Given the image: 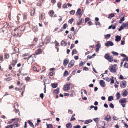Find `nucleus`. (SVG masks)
I'll list each match as a JSON object with an SVG mask.
<instances>
[{"mask_svg": "<svg viewBox=\"0 0 128 128\" xmlns=\"http://www.w3.org/2000/svg\"><path fill=\"white\" fill-rule=\"evenodd\" d=\"M110 34H108L105 36V38L106 39L109 38L110 36Z\"/></svg>", "mask_w": 128, "mask_h": 128, "instance_id": "obj_56", "label": "nucleus"}, {"mask_svg": "<svg viewBox=\"0 0 128 128\" xmlns=\"http://www.w3.org/2000/svg\"><path fill=\"white\" fill-rule=\"evenodd\" d=\"M111 117L110 115H107L104 118V120L107 121L108 122L111 120Z\"/></svg>", "mask_w": 128, "mask_h": 128, "instance_id": "obj_14", "label": "nucleus"}, {"mask_svg": "<svg viewBox=\"0 0 128 128\" xmlns=\"http://www.w3.org/2000/svg\"><path fill=\"white\" fill-rule=\"evenodd\" d=\"M113 97L112 96H109L108 98V101H111L113 100Z\"/></svg>", "mask_w": 128, "mask_h": 128, "instance_id": "obj_42", "label": "nucleus"}, {"mask_svg": "<svg viewBox=\"0 0 128 128\" xmlns=\"http://www.w3.org/2000/svg\"><path fill=\"white\" fill-rule=\"evenodd\" d=\"M68 27V25L66 24H64L63 27L65 29Z\"/></svg>", "mask_w": 128, "mask_h": 128, "instance_id": "obj_58", "label": "nucleus"}, {"mask_svg": "<svg viewBox=\"0 0 128 128\" xmlns=\"http://www.w3.org/2000/svg\"><path fill=\"white\" fill-rule=\"evenodd\" d=\"M73 35V34L72 33H71L69 35V36H68V37L70 39H72V36Z\"/></svg>", "mask_w": 128, "mask_h": 128, "instance_id": "obj_57", "label": "nucleus"}, {"mask_svg": "<svg viewBox=\"0 0 128 128\" xmlns=\"http://www.w3.org/2000/svg\"><path fill=\"white\" fill-rule=\"evenodd\" d=\"M81 10L80 8H79L77 10V12H76V14L77 15H80L81 14H82V13L81 12Z\"/></svg>", "mask_w": 128, "mask_h": 128, "instance_id": "obj_26", "label": "nucleus"}, {"mask_svg": "<svg viewBox=\"0 0 128 128\" xmlns=\"http://www.w3.org/2000/svg\"><path fill=\"white\" fill-rule=\"evenodd\" d=\"M124 67L128 68V64L127 63H126L124 65Z\"/></svg>", "mask_w": 128, "mask_h": 128, "instance_id": "obj_63", "label": "nucleus"}, {"mask_svg": "<svg viewBox=\"0 0 128 128\" xmlns=\"http://www.w3.org/2000/svg\"><path fill=\"white\" fill-rule=\"evenodd\" d=\"M114 45V44L112 42L110 41H108L105 44L106 46H108L109 45L112 46Z\"/></svg>", "mask_w": 128, "mask_h": 128, "instance_id": "obj_12", "label": "nucleus"}, {"mask_svg": "<svg viewBox=\"0 0 128 128\" xmlns=\"http://www.w3.org/2000/svg\"><path fill=\"white\" fill-rule=\"evenodd\" d=\"M4 60L3 59V56L2 55H0V63H1L2 62H3Z\"/></svg>", "mask_w": 128, "mask_h": 128, "instance_id": "obj_49", "label": "nucleus"}, {"mask_svg": "<svg viewBox=\"0 0 128 128\" xmlns=\"http://www.w3.org/2000/svg\"><path fill=\"white\" fill-rule=\"evenodd\" d=\"M69 60L68 58L65 59L63 62V63L64 66H66Z\"/></svg>", "mask_w": 128, "mask_h": 128, "instance_id": "obj_20", "label": "nucleus"}, {"mask_svg": "<svg viewBox=\"0 0 128 128\" xmlns=\"http://www.w3.org/2000/svg\"><path fill=\"white\" fill-rule=\"evenodd\" d=\"M17 62L18 60L16 59H15L14 60H12V62L11 63V65L13 67H14Z\"/></svg>", "mask_w": 128, "mask_h": 128, "instance_id": "obj_13", "label": "nucleus"}, {"mask_svg": "<svg viewBox=\"0 0 128 128\" xmlns=\"http://www.w3.org/2000/svg\"><path fill=\"white\" fill-rule=\"evenodd\" d=\"M28 122L31 126L32 127H34V126L33 124V123L32 122H30V120H28Z\"/></svg>", "mask_w": 128, "mask_h": 128, "instance_id": "obj_39", "label": "nucleus"}, {"mask_svg": "<svg viewBox=\"0 0 128 128\" xmlns=\"http://www.w3.org/2000/svg\"><path fill=\"white\" fill-rule=\"evenodd\" d=\"M46 126H47V128H52L53 127L52 125L51 124H48L47 123Z\"/></svg>", "mask_w": 128, "mask_h": 128, "instance_id": "obj_38", "label": "nucleus"}, {"mask_svg": "<svg viewBox=\"0 0 128 128\" xmlns=\"http://www.w3.org/2000/svg\"><path fill=\"white\" fill-rule=\"evenodd\" d=\"M70 95L71 97H72L74 95L75 93L73 90H71L69 92Z\"/></svg>", "mask_w": 128, "mask_h": 128, "instance_id": "obj_27", "label": "nucleus"}, {"mask_svg": "<svg viewBox=\"0 0 128 128\" xmlns=\"http://www.w3.org/2000/svg\"><path fill=\"white\" fill-rule=\"evenodd\" d=\"M47 80H48V79H44V93H46V84H48V83H46L45 82V81H46Z\"/></svg>", "mask_w": 128, "mask_h": 128, "instance_id": "obj_18", "label": "nucleus"}, {"mask_svg": "<svg viewBox=\"0 0 128 128\" xmlns=\"http://www.w3.org/2000/svg\"><path fill=\"white\" fill-rule=\"evenodd\" d=\"M96 54H94L92 56H90L89 55L87 56L88 58L90 59L94 58Z\"/></svg>", "mask_w": 128, "mask_h": 128, "instance_id": "obj_36", "label": "nucleus"}, {"mask_svg": "<svg viewBox=\"0 0 128 128\" xmlns=\"http://www.w3.org/2000/svg\"><path fill=\"white\" fill-rule=\"evenodd\" d=\"M66 126L67 128H71L72 125L70 123H68L66 124Z\"/></svg>", "mask_w": 128, "mask_h": 128, "instance_id": "obj_32", "label": "nucleus"}, {"mask_svg": "<svg viewBox=\"0 0 128 128\" xmlns=\"http://www.w3.org/2000/svg\"><path fill=\"white\" fill-rule=\"evenodd\" d=\"M39 18L40 20H44L46 18L45 14L44 13L41 14L39 16Z\"/></svg>", "mask_w": 128, "mask_h": 128, "instance_id": "obj_6", "label": "nucleus"}, {"mask_svg": "<svg viewBox=\"0 0 128 128\" xmlns=\"http://www.w3.org/2000/svg\"><path fill=\"white\" fill-rule=\"evenodd\" d=\"M128 94V92L125 90L124 92L122 93V96H126Z\"/></svg>", "mask_w": 128, "mask_h": 128, "instance_id": "obj_28", "label": "nucleus"}, {"mask_svg": "<svg viewBox=\"0 0 128 128\" xmlns=\"http://www.w3.org/2000/svg\"><path fill=\"white\" fill-rule=\"evenodd\" d=\"M126 26L125 25V24L124 23H123L121 26L120 28L119 29L118 31H121V30L123 29Z\"/></svg>", "mask_w": 128, "mask_h": 128, "instance_id": "obj_24", "label": "nucleus"}, {"mask_svg": "<svg viewBox=\"0 0 128 128\" xmlns=\"http://www.w3.org/2000/svg\"><path fill=\"white\" fill-rule=\"evenodd\" d=\"M12 79V78L10 77H8L7 78H5V80L6 81H9Z\"/></svg>", "mask_w": 128, "mask_h": 128, "instance_id": "obj_48", "label": "nucleus"}, {"mask_svg": "<svg viewBox=\"0 0 128 128\" xmlns=\"http://www.w3.org/2000/svg\"><path fill=\"white\" fill-rule=\"evenodd\" d=\"M121 40L120 36H117L116 37L115 40L116 42H119Z\"/></svg>", "mask_w": 128, "mask_h": 128, "instance_id": "obj_25", "label": "nucleus"}, {"mask_svg": "<svg viewBox=\"0 0 128 128\" xmlns=\"http://www.w3.org/2000/svg\"><path fill=\"white\" fill-rule=\"evenodd\" d=\"M3 27L5 28H7L8 26H9V24H8L7 22H4L3 23Z\"/></svg>", "mask_w": 128, "mask_h": 128, "instance_id": "obj_34", "label": "nucleus"}, {"mask_svg": "<svg viewBox=\"0 0 128 128\" xmlns=\"http://www.w3.org/2000/svg\"><path fill=\"white\" fill-rule=\"evenodd\" d=\"M109 70L110 72H115L116 71L115 67L114 66H111Z\"/></svg>", "mask_w": 128, "mask_h": 128, "instance_id": "obj_8", "label": "nucleus"}, {"mask_svg": "<svg viewBox=\"0 0 128 128\" xmlns=\"http://www.w3.org/2000/svg\"><path fill=\"white\" fill-rule=\"evenodd\" d=\"M62 4L60 2H58L57 5L58 6L59 8H60L61 7V5Z\"/></svg>", "mask_w": 128, "mask_h": 128, "instance_id": "obj_55", "label": "nucleus"}, {"mask_svg": "<svg viewBox=\"0 0 128 128\" xmlns=\"http://www.w3.org/2000/svg\"><path fill=\"white\" fill-rule=\"evenodd\" d=\"M10 57L9 54L6 53H4V60L8 59Z\"/></svg>", "mask_w": 128, "mask_h": 128, "instance_id": "obj_16", "label": "nucleus"}, {"mask_svg": "<svg viewBox=\"0 0 128 128\" xmlns=\"http://www.w3.org/2000/svg\"><path fill=\"white\" fill-rule=\"evenodd\" d=\"M20 26H18L15 28L14 30V32H16V31H17V34H16L15 33H14V34L13 35V36H12L11 38H10V40L12 39V38H13L14 36L16 37L17 36H20L21 34V30H20Z\"/></svg>", "mask_w": 128, "mask_h": 128, "instance_id": "obj_1", "label": "nucleus"}, {"mask_svg": "<svg viewBox=\"0 0 128 128\" xmlns=\"http://www.w3.org/2000/svg\"><path fill=\"white\" fill-rule=\"evenodd\" d=\"M100 86L102 87H104L105 86V82L103 80H100Z\"/></svg>", "mask_w": 128, "mask_h": 128, "instance_id": "obj_19", "label": "nucleus"}, {"mask_svg": "<svg viewBox=\"0 0 128 128\" xmlns=\"http://www.w3.org/2000/svg\"><path fill=\"white\" fill-rule=\"evenodd\" d=\"M74 60H71L69 62L68 65V68H70L74 64Z\"/></svg>", "mask_w": 128, "mask_h": 128, "instance_id": "obj_11", "label": "nucleus"}, {"mask_svg": "<svg viewBox=\"0 0 128 128\" xmlns=\"http://www.w3.org/2000/svg\"><path fill=\"white\" fill-rule=\"evenodd\" d=\"M35 9L34 8H33L31 9V12H30V14L32 16H34L35 13Z\"/></svg>", "mask_w": 128, "mask_h": 128, "instance_id": "obj_15", "label": "nucleus"}, {"mask_svg": "<svg viewBox=\"0 0 128 128\" xmlns=\"http://www.w3.org/2000/svg\"><path fill=\"white\" fill-rule=\"evenodd\" d=\"M90 20V19L89 18L87 17L85 18V23H86V22Z\"/></svg>", "mask_w": 128, "mask_h": 128, "instance_id": "obj_61", "label": "nucleus"}, {"mask_svg": "<svg viewBox=\"0 0 128 128\" xmlns=\"http://www.w3.org/2000/svg\"><path fill=\"white\" fill-rule=\"evenodd\" d=\"M114 14L112 13L109 15L108 18H111L112 17H114Z\"/></svg>", "mask_w": 128, "mask_h": 128, "instance_id": "obj_46", "label": "nucleus"}, {"mask_svg": "<svg viewBox=\"0 0 128 128\" xmlns=\"http://www.w3.org/2000/svg\"><path fill=\"white\" fill-rule=\"evenodd\" d=\"M75 13V11L72 10L70 12V14H74Z\"/></svg>", "mask_w": 128, "mask_h": 128, "instance_id": "obj_59", "label": "nucleus"}, {"mask_svg": "<svg viewBox=\"0 0 128 128\" xmlns=\"http://www.w3.org/2000/svg\"><path fill=\"white\" fill-rule=\"evenodd\" d=\"M22 88H18L16 87L15 88V90H19L20 92V90H22Z\"/></svg>", "mask_w": 128, "mask_h": 128, "instance_id": "obj_51", "label": "nucleus"}, {"mask_svg": "<svg viewBox=\"0 0 128 128\" xmlns=\"http://www.w3.org/2000/svg\"><path fill=\"white\" fill-rule=\"evenodd\" d=\"M50 38L48 37H47L44 39V42L46 44H47L50 42Z\"/></svg>", "mask_w": 128, "mask_h": 128, "instance_id": "obj_10", "label": "nucleus"}, {"mask_svg": "<svg viewBox=\"0 0 128 128\" xmlns=\"http://www.w3.org/2000/svg\"><path fill=\"white\" fill-rule=\"evenodd\" d=\"M20 30H21V32L24 31V26H20Z\"/></svg>", "mask_w": 128, "mask_h": 128, "instance_id": "obj_44", "label": "nucleus"}, {"mask_svg": "<svg viewBox=\"0 0 128 128\" xmlns=\"http://www.w3.org/2000/svg\"><path fill=\"white\" fill-rule=\"evenodd\" d=\"M84 20H83L82 19H81L80 21L78 22L77 23V24L78 25H79L81 24H82L84 22Z\"/></svg>", "mask_w": 128, "mask_h": 128, "instance_id": "obj_37", "label": "nucleus"}, {"mask_svg": "<svg viewBox=\"0 0 128 128\" xmlns=\"http://www.w3.org/2000/svg\"><path fill=\"white\" fill-rule=\"evenodd\" d=\"M60 44L63 46H65L67 44L64 41L62 40Z\"/></svg>", "mask_w": 128, "mask_h": 128, "instance_id": "obj_30", "label": "nucleus"}, {"mask_svg": "<svg viewBox=\"0 0 128 128\" xmlns=\"http://www.w3.org/2000/svg\"><path fill=\"white\" fill-rule=\"evenodd\" d=\"M126 82L125 80H122L120 83V87L121 88H124L126 86Z\"/></svg>", "mask_w": 128, "mask_h": 128, "instance_id": "obj_7", "label": "nucleus"}, {"mask_svg": "<svg viewBox=\"0 0 128 128\" xmlns=\"http://www.w3.org/2000/svg\"><path fill=\"white\" fill-rule=\"evenodd\" d=\"M104 79V80H105L106 81L108 82H109L110 80V78H109L108 77H106L105 78H103Z\"/></svg>", "mask_w": 128, "mask_h": 128, "instance_id": "obj_43", "label": "nucleus"}, {"mask_svg": "<svg viewBox=\"0 0 128 128\" xmlns=\"http://www.w3.org/2000/svg\"><path fill=\"white\" fill-rule=\"evenodd\" d=\"M74 19L73 18H71V19L70 20L68 21V23L72 24V22H73L74 21Z\"/></svg>", "mask_w": 128, "mask_h": 128, "instance_id": "obj_53", "label": "nucleus"}, {"mask_svg": "<svg viewBox=\"0 0 128 128\" xmlns=\"http://www.w3.org/2000/svg\"><path fill=\"white\" fill-rule=\"evenodd\" d=\"M116 99L118 100L120 99V94L119 92H117L116 94Z\"/></svg>", "mask_w": 128, "mask_h": 128, "instance_id": "obj_33", "label": "nucleus"}, {"mask_svg": "<svg viewBox=\"0 0 128 128\" xmlns=\"http://www.w3.org/2000/svg\"><path fill=\"white\" fill-rule=\"evenodd\" d=\"M112 54L114 55L115 56H117L118 55V53L115 52H112Z\"/></svg>", "mask_w": 128, "mask_h": 128, "instance_id": "obj_60", "label": "nucleus"}, {"mask_svg": "<svg viewBox=\"0 0 128 128\" xmlns=\"http://www.w3.org/2000/svg\"><path fill=\"white\" fill-rule=\"evenodd\" d=\"M41 1H38L37 3V5L38 6H41Z\"/></svg>", "mask_w": 128, "mask_h": 128, "instance_id": "obj_50", "label": "nucleus"}, {"mask_svg": "<svg viewBox=\"0 0 128 128\" xmlns=\"http://www.w3.org/2000/svg\"><path fill=\"white\" fill-rule=\"evenodd\" d=\"M44 45V42H40L38 46V48H41Z\"/></svg>", "mask_w": 128, "mask_h": 128, "instance_id": "obj_29", "label": "nucleus"}, {"mask_svg": "<svg viewBox=\"0 0 128 128\" xmlns=\"http://www.w3.org/2000/svg\"><path fill=\"white\" fill-rule=\"evenodd\" d=\"M38 28L37 27L35 26L32 28V30L34 32H36L38 30Z\"/></svg>", "mask_w": 128, "mask_h": 128, "instance_id": "obj_45", "label": "nucleus"}, {"mask_svg": "<svg viewBox=\"0 0 128 128\" xmlns=\"http://www.w3.org/2000/svg\"><path fill=\"white\" fill-rule=\"evenodd\" d=\"M94 120L95 121L96 123H97L98 121H99L98 118H96L94 119Z\"/></svg>", "mask_w": 128, "mask_h": 128, "instance_id": "obj_62", "label": "nucleus"}, {"mask_svg": "<svg viewBox=\"0 0 128 128\" xmlns=\"http://www.w3.org/2000/svg\"><path fill=\"white\" fill-rule=\"evenodd\" d=\"M68 74V72L66 70L64 72L63 76H67Z\"/></svg>", "mask_w": 128, "mask_h": 128, "instance_id": "obj_52", "label": "nucleus"}, {"mask_svg": "<svg viewBox=\"0 0 128 128\" xmlns=\"http://www.w3.org/2000/svg\"><path fill=\"white\" fill-rule=\"evenodd\" d=\"M30 22H29L27 24H26L24 26V30L26 32H28L30 29Z\"/></svg>", "mask_w": 128, "mask_h": 128, "instance_id": "obj_4", "label": "nucleus"}, {"mask_svg": "<svg viewBox=\"0 0 128 128\" xmlns=\"http://www.w3.org/2000/svg\"><path fill=\"white\" fill-rule=\"evenodd\" d=\"M112 28V29L113 30H114L116 28V26H112V24L111 26H110L108 28V29H110L111 28Z\"/></svg>", "mask_w": 128, "mask_h": 128, "instance_id": "obj_40", "label": "nucleus"}, {"mask_svg": "<svg viewBox=\"0 0 128 128\" xmlns=\"http://www.w3.org/2000/svg\"><path fill=\"white\" fill-rule=\"evenodd\" d=\"M42 50L40 48H39L36 50L35 53L36 55L42 54Z\"/></svg>", "mask_w": 128, "mask_h": 128, "instance_id": "obj_9", "label": "nucleus"}, {"mask_svg": "<svg viewBox=\"0 0 128 128\" xmlns=\"http://www.w3.org/2000/svg\"><path fill=\"white\" fill-rule=\"evenodd\" d=\"M58 85V84L56 83L55 82L51 84L52 87L54 88H56L57 86Z\"/></svg>", "mask_w": 128, "mask_h": 128, "instance_id": "obj_31", "label": "nucleus"}, {"mask_svg": "<svg viewBox=\"0 0 128 128\" xmlns=\"http://www.w3.org/2000/svg\"><path fill=\"white\" fill-rule=\"evenodd\" d=\"M24 18V20L26 19L28 17V14L26 13H24L23 14Z\"/></svg>", "mask_w": 128, "mask_h": 128, "instance_id": "obj_47", "label": "nucleus"}, {"mask_svg": "<svg viewBox=\"0 0 128 128\" xmlns=\"http://www.w3.org/2000/svg\"><path fill=\"white\" fill-rule=\"evenodd\" d=\"M104 58L110 62H112L113 60V58L112 56H110L109 54H108L105 55Z\"/></svg>", "mask_w": 128, "mask_h": 128, "instance_id": "obj_3", "label": "nucleus"}, {"mask_svg": "<svg viewBox=\"0 0 128 128\" xmlns=\"http://www.w3.org/2000/svg\"><path fill=\"white\" fill-rule=\"evenodd\" d=\"M77 53V51L75 49H74L72 50V54L73 55L74 54H76Z\"/></svg>", "mask_w": 128, "mask_h": 128, "instance_id": "obj_41", "label": "nucleus"}, {"mask_svg": "<svg viewBox=\"0 0 128 128\" xmlns=\"http://www.w3.org/2000/svg\"><path fill=\"white\" fill-rule=\"evenodd\" d=\"M53 92L55 94H58L60 92L59 88H57L56 89L54 90Z\"/></svg>", "mask_w": 128, "mask_h": 128, "instance_id": "obj_23", "label": "nucleus"}, {"mask_svg": "<svg viewBox=\"0 0 128 128\" xmlns=\"http://www.w3.org/2000/svg\"><path fill=\"white\" fill-rule=\"evenodd\" d=\"M80 126L79 125H78L76 126H74L73 128H80Z\"/></svg>", "mask_w": 128, "mask_h": 128, "instance_id": "obj_64", "label": "nucleus"}, {"mask_svg": "<svg viewBox=\"0 0 128 128\" xmlns=\"http://www.w3.org/2000/svg\"><path fill=\"white\" fill-rule=\"evenodd\" d=\"M36 58V55L35 54H32L30 56L28 57V60L29 59L31 58V59L32 60V62H34L35 61V59Z\"/></svg>", "mask_w": 128, "mask_h": 128, "instance_id": "obj_5", "label": "nucleus"}, {"mask_svg": "<svg viewBox=\"0 0 128 128\" xmlns=\"http://www.w3.org/2000/svg\"><path fill=\"white\" fill-rule=\"evenodd\" d=\"M92 120H86L84 122V124H88L92 122Z\"/></svg>", "mask_w": 128, "mask_h": 128, "instance_id": "obj_35", "label": "nucleus"}, {"mask_svg": "<svg viewBox=\"0 0 128 128\" xmlns=\"http://www.w3.org/2000/svg\"><path fill=\"white\" fill-rule=\"evenodd\" d=\"M54 12L53 10H50L48 12V14L51 17H52L54 14Z\"/></svg>", "mask_w": 128, "mask_h": 128, "instance_id": "obj_22", "label": "nucleus"}, {"mask_svg": "<svg viewBox=\"0 0 128 128\" xmlns=\"http://www.w3.org/2000/svg\"><path fill=\"white\" fill-rule=\"evenodd\" d=\"M15 120H16L17 122H18V118H13L10 120L8 122V124H10L13 122Z\"/></svg>", "mask_w": 128, "mask_h": 128, "instance_id": "obj_17", "label": "nucleus"}, {"mask_svg": "<svg viewBox=\"0 0 128 128\" xmlns=\"http://www.w3.org/2000/svg\"><path fill=\"white\" fill-rule=\"evenodd\" d=\"M38 38H37L35 37L34 39V43H36L37 42Z\"/></svg>", "mask_w": 128, "mask_h": 128, "instance_id": "obj_54", "label": "nucleus"}, {"mask_svg": "<svg viewBox=\"0 0 128 128\" xmlns=\"http://www.w3.org/2000/svg\"><path fill=\"white\" fill-rule=\"evenodd\" d=\"M64 90L66 91L70 89V87L68 85L66 84L64 86Z\"/></svg>", "mask_w": 128, "mask_h": 128, "instance_id": "obj_21", "label": "nucleus"}, {"mask_svg": "<svg viewBox=\"0 0 128 128\" xmlns=\"http://www.w3.org/2000/svg\"><path fill=\"white\" fill-rule=\"evenodd\" d=\"M119 102L121 103V105L123 107L125 106L126 103L127 102V100L125 98H121L119 100Z\"/></svg>", "mask_w": 128, "mask_h": 128, "instance_id": "obj_2", "label": "nucleus"}]
</instances>
